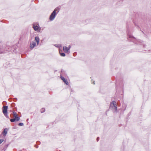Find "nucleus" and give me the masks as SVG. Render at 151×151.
Listing matches in <instances>:
<instances>
[{
  "label": "nucleus",
  "instance_id": "nucleus-12",
  "mask_svg": "<svg viewBox=\"0 0 151 151\" xmlns=\"http://www.w3.org/2000/svg\"><path fill=\"white\" fill-rule=\"evenodd\" d=\"M45 111V109L44 108H42L41 110V113H42L44 112Z\"/></svg>",
  "mask_w": 151,
  "mask_h": 151
},
{
  "label": "nucleus",
  "instance_id": "nucleus-4",
  "mask_svg": "<svg viewBox=\"0 0 151 151\" xmlns=\"http://www.w3.org/2000/svg\"><path fill=\"white\" fill-rule=\"evenodd\" d=\"M33 28L36 31L39 32L40 30V28L39 27V25H35L33 24Z\"/></svg>",
  "mask_w": 151,
  "mask_h": 151
},
{
  "label": "nucleus",
  "instance_id": "nucleus-14",
  "mask_svg": "<svg viewBox=\"0 0 151 151\" xmlns=\"http://www.w3.org/2000/svg\"><path fill=\"white\" fill-rule=\"evenodd\" d=\"M55 45V47H59L61 46L59 45Z\"/></svg>",
  "mask_w": 151,
  "mask_h": 151
},
{
  "label": "nucleus",
  "instance_id": "nucleus-2",
  "mask_svg": "<svg viewBox=\"0 0 151 151\" xmlns=\"http://www.w3.org/2000/svg\"><path fill=\"white\" fill-rule=\"evenodd\" d=\"M8 106H4L3 107V112L5 116L7 117L8 118V116L7 113Z\"/></svg>",
  "mask_w": 151,
  "mask_h": 151
},
{
  "label": "nucleus",
  "instance_id": "nucleus-15",
  "mask_svg": "<svg viewBox=\"0 0 151 151\" xmlns=\"http://www.w3.org/2000/svg\"><path fill=\"white\" fill-rule=\"evenodd\" d=\"M3 141L4 140L3 139H0V144H1Z\"/></svg>",
  "mask_w": 151,
  "mask_h": 151
},
{
  "label": "nucleus",
  "instance_id": "nucleus-10",
  "mask_svg": "<svg viewBox=\"0 0 151 151\" xmlns=\"http://www.w3.org/2000/svg\"><path fill=\"white\" fill-rule=\"evenodd\" d=\"M14 117H15L14 119H15V121H18L19 120V118L17 116Z\"/></svg>",
  "mask_w": 151,
  "mask_h": 151
},
{
  "label": "nucleus",
  "instance_id": "nucleus-13",
  "mask_svg": "<svg viewBox=\"0 0 151 151\" xmlns=\"http://www.w3.org/2000/svg\"><path fill=\"white\" fill-rule=\"evenodd\" d=\"M19 126H22L23 125V124L22 123H20L19 124Z\"/></svg>",
  "mask_w": 151,
  "mask_h": 151
},
{
  "label": "nucleus",
  "instance_id": "nucleus-17",
  "mask_svg": "<svg viewBox=\"0 0 151 151\" xmlns=\"http://www.w3.org/2000/svg\"><path fill=\"white\" fill-rule=\"evenodd\" d=\"M99 138H97V141H98V140H99Z\"/></svg>",
  "mask_w": 151,
  "mask_h": 151
},
{
  "label": "nucleus",
  "instance_id": "nucleus-9",
  "mask_svg": "<svg viewBox=\"0 0 151 151\" xmlns=\"http://www.w3.org/2000/svg\"><path fill=\"white\" fill-rule=\"evenodd\" d=\"M59 52H60V53L61 56H63V57L65 56V54L64 53H60V49H59Z\"/></svg>",
  "mask_w": 151,
  "mask_h": 151
},
{
  "label": "nucleus",
  "instance_id": "nucleus-3",
  "mask_svg": "<svg viewBox=\"0 0 151 151\" xmlns=\"http://www.w3.org/2000/svg\"><path fill=\"white\" fill-rule=\"evenodd\" d=\"M55 11L56 10H55L51 14L50 17V20L52 21L55 18L56 15Z\"/></svg>",
  "mask_w": 151,
  "mask_h": 151
},
{
  "label": "nucleus",
  "instance_id": "nucleus-1",
  "mask_svg": "<svg viewBox=\"0 0 151 151\" xmlns=\"http://www.w3.org/2000/svg\"><path fill=\"white\" fill-rule=\"evenodd\" d=\"M39 43V39L38 37H36L35 38V40L32 41L30 44V48L32 49L38 45Z\"/></svg>",
  "mask_w": 151,
  "mask_h": 151
},
{
  "label": "nucleus",
  "instance_id": "nucleus-5",
  "mask_svg": "<svg viewBox=\"0 0 151 151\" xmlns=\"http://www.w3.org/2000/svg\"><path fill=\"white\" fill-rule=\"evenodd\" d=\"M116 102L114 101H112L111 104V106L115 110H117V107L116 106Z\"/></svg>",
  "mask_w": 151,
  "mask_h": 151
},
{
  "label": "nucleus",
  "instance_id": "nucleus-11",
  "mask_svg": "<svg viewBox=\"0 0 151 151\" xmlns=\"http://www.w3.org/2000/svg\"><path fill=\"white\" fill-rule=\"evenodd\" d=\"M10 121L11 122H14V121H15V119L14 118L11 119H10Z\"/></svg>",
  "mask_w": 151,
  "mask_h": 151
},
{
  "label": "nucleus",
  "instance_id": "nucleus-7",
  "mask_svg": "<svg viewBox=\"0 0 151 151\" xmlns=\"http://www.w3.org/2000/svg\"><path fill=\"white\" fill-rule=\"evenodd\" d=\"M61 78L62 80H63V82H64V83L68 85V83L67 81L65 79V78H64L62 76L60 77Z\"/></svg>",
  "mask_w": 151,
  "mask_h": 151
},
{
  "label": "nucleus",
  "instance_id": "nucleus-8",
  "mask_svg": "<svg viewBox=\"0 0 151 151\" xmlns=\"http://www.w3.org/2000/svg\"><path fill=\"white\" fill-rule=\"evenodd\" d=\"M7 130H8V129L6 128L4 130V131L3 133L4 134V135L5 136L6 135V134L7 133Z\"/></svg>",
  "mask_w": 151,
  "mask_h": 151
},
{
  "label": "nucleus",
  "instance_id": "nucleus-6",
  "mask_svg": "<svg viewBox=\"0 0 151 151\" xmlns=\"http://www.w3.org/2000/svg\"><path fill=\"white\" fill-rule=\"evenodd\" d=\"M70 48V46H69V47H68L66 46L63 47V51L66 52H68V50H69Z\"/></svg>",
  "mask_w": 151,
  "mask_h": 151
},
{
  "label": "nucleus",
  "instance_id": "nucleus-16",
  "mask_svg": "<svg viewBox=\"0 0 151 151\" xmlns=\"http://www.w3.org/2000/svg\"><path fill=\"white\" fill-rule=\"evenodd\" d=\"M14 117H15L16 116H17V114H16V113H14Z\"/></svg>",
  "mask_w": 151,
  "mask_h": 151
},
{
  "label": "nucleus",
  "instance_id": "nucleus-18",
  "mask_svg": "<svg viewBox=\"0 0 151 151\" xmlns=\"http://www.w3.org/2000/svg\"><path fill=\"white\" fill-rule=\"evenodd\" d=\"M93 84H95V83H94V81H93Z\"/></svg>",
  "mask_w": 151,
  "mask_h": 151
}]
</instances>
